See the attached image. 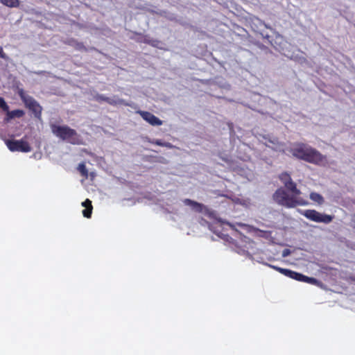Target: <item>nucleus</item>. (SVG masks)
Instances as JSON below:
<instances>
[{"instance_id": "nucleus-21", "label": "nucleus", "mask_w": 355, "mask_h": 355, "mask_svg": "<svg viewBox=\"0 0 355 355\" xmlns=\"http://www.w3.org/2000/svg\"><path fill=\"white\" fill-rule=\"evenodd\" d=\"M306 278H307V276H305L302 274H301V277H300V279H299V282H306Z\"/></svg>"}, {"instance_id": "nucleus-2", "label": "nucleus", "mask_w": 355, "mask_h": 355, "mask_svg": "<svg viewBox=\"0 0 355 355\" xmlns=\"http://www.w3.org/2000/svg\"><path fill=\"white\" fill-rule=\"evenodd\" d=\"M289 151L295 158L311 164L324 166L327 163L325 155H323L318 150L304 143L299 142L294 144Z\"/></svg>"}, {"instance_id": "nucleus-13", "label": "nucleus", "mask_w": 355, "mask_h": 355, "mask_svg": "<svg viewBox=\"0 0 355 355\" xmlns=\"http://www.w3.org/2000/svg\"><path fill=\"white\" fill-rule=\"evenodd\" d=\"M309 198L313 202L320 206L324 202V197L321 194L314 191L310 193Z\"/></svg>"}, {"instance_id": "nucleus-8", "label": "nucleus", "mask_w": 355, "mask_h": 355, "mask_svg": "<svg viewBox=\"0 0 355 355\" xmlns=\"http://www.w3.org/2000/svg\"><path fill=\"white\" fill-rule=\"evenodd\" d=\"M137 114H139L142 119L148 122L149 124L153 126H159L162 125L163 122L158 117L155 116L153 114L143 110H137L136 112Z\"/></svg>"}, {"instance_id": "nucleus-12", "label": "nucleus", "mask_w": 355, "mask_h": 355, "mask_svg": "<svg viewBox=\"0 0 355 355\" xmlns=\"http://www.w3.org/2000/svg\"><path fill=\"white\" fill-rule=\"evenodd\" d=\"M64 43L67 45L73 46L76 50L78 51L86 50V48L84 46L83 43L79 42L73 38L67 40L64 42Z\"/></svg>"}, {"instance_id": "nucleus-14", "label": "nucleus", "mask_w": 355, "mask_h": 355, "mask_svg": "<svg viewBox=\"0 0 355 355\" xmlns=\"http://www.w3.org/2000/svg\"><path fill=\"white\" fill-rule=\"evenodd\" d=\"M25 114V112L22 110H15L12 111H8L7 112V116L8 119H14L15 117L17 118H21Z\"/></svg>"}, {"instance_id": "nucleus-4", "label": "nucleus", "mask_w": 355, "mask_h": 355, "mask_svg": "<svg viewBox=\"0 0 355 355\" xmlns=\"http://www.w3.org/2000/svg\"><path fill=\"white\" fill-rule=\"evenodd\" d=\"M18 95L25 105V107L33 112L34 116L38 119H42V107L32 96L26 94L23 89L18 91Z\"/></svg>"}, {"instance_id": "nucleus-1", "label": "nucleus", "mask_w": 355, "mask_h": 355, "mask_svg": "<svg viewBox=\"0 0 355 355\" xmlns=\"http://www.w3.org/2000/svg\"><path fill=\"white\" fill-rule=\"evenodd\" d=\"M279 178L284 187L277 189L273 194V199L277 204L286 208L309 205L307 200L301 197V191L297 189L296 183L293 181L288 173H282Z\"/></svg>"}, {"instance_id": "nucleus-11", "label": "nucleus", "mask_w": 355, "mask_h": 355, "mask_svg": "<svg viewBox=\"0 0 355 355\" xmlns=\"http://www.w3.org/2000/svg\"><path fill=\"white\" fill-rule=\"evenodd\" d=\"M82 206L85 207V209L83 210V216L87 218H91L93 210L92 201L89 199H86L82 202Z\"/></svg>"}, {"instance_id": "nucleus-7", "label": "nucleus", "mask_w": 355, "mask_h": 355, "mask_svg": "<svg viewBox=\"0 0 355 355\" xmlns=\"http://www.w3.org/2000/svg\"><path fill=\"white\" fill-rule=\"evenodd\" d=\"M183 203L185 205L190 206L192 210L197 213H202L208 216H211L212 215V211L210 210V209L202 203L198 202L189 198L184 199L183 200Z\"/></svg>"}, {"instance_id": "nucleus-17", "label": "nucleus", "mask_w": 355, "mask_h": 355, "mask_svg": "<svg viewBox=\"0 0 355 355\" xmlns=\"http://www.w3.org/2000/svg\"><path fill=\"white\" fill-rule=\"evenodd\" d=\"M151 144L163 147L172 148V145L168 142L162 141L160 139H153L150 141Z\"/></svg>"}, {"instance_id": "nucleus-10", "label": "nucleus", "mask_w": 355, "mask_h": 355, "mask_svg": "<svg viewBox=\"0 0 355 355\" xmlns=\"http://www.w3.org/2000/svg\"><path fill=\"white\" fill-rule=\"evenodd\" d=\"M94 99L98 102H106L110 105H125L124 103V101L119 98H111L110 97H107L103 94H96L94 96Z\"/></svg>"}, {"instance_id": "nucleus-5", "label": "nucleus", "mask_w": 355, "mask_h": 355, "mask_svg": "<svg viewBox=\"0 0 355 355\" xmlns=\"http://www.w3.org/2000/svg\"><path fill=\"white\" fill-rule=\"evenodd\" d=\"M300 214L303 215L304 217H306L307 219L315 223H322L324 224H329L334 219L333 216L327 215L325 214H321L315 209H306L301 211Z\"/></svg>"}, {"instance_id": "nucleus-20", "label": "nucleus", "mask_w": 355, "mask_h": 355, "mask_svg": "<svg viewBox=\"0 0 355 355\" xmlns=\"http://www.w3.org/2000/svg\"><path fill=\"white\" fill-rule=\"evenodd\" d=\"M0 58H3V59L7 58V56H6V53L3 52V48L1 46H0Z\"/></svg>"}, {"instance_id": "nucleus-15", "label": "nucleus", "mask_w": 355, "mask_h": 355, "mask_svg": "<svg viewBox=\"0 0 355 355\" xmlns=\"http://www.w3.org/2000/svg\"><path fill=\"white\" fill-rule=\"evenodd\" d=\"M0 2L10 8H17L19 6V0H0Z\"/></svg>"}, {"instance_id": "nucleus-6", "label": "nucleus", "mask_w": 355, "mask_h": 355, "mask_svg": "<svg viewBox=\"0 0 355 355\" xmlns=\"http://www.w3.org/2000/svg\"><path fill=\"white\" fill-rule=\"evenodd\" d=\"M7 147L12 152H22L28 153L31 152L32 148L28 141L20 139V140H10L8 139L6 142Z\"/></svg>"}, {"instance_id": "nucleus-22", "label": "nucleus", "mask_w": 355, "mask_h": 355, "mask_svg": "<svg viewBox=\"0 0 355 355\" xmlns=\"http://www.w3.org/2000/svg\"><path fill=\"white\" fill-rule=\"evenodd\" d=\"M289 253H290L289 250H288V249L284 250L283 252V257H286L287 255L289 254Z\"/></svg>"}, {"instance_id": "nucleus-23", "label": "nucleus", "mask_w": 355, "mask_h": 355, "mask_svg": "<svg viewBox=\"0 0 355 355\" xmlns=\"http://www.w3.org/2000/svg\"><path fill=\"white\" fill-rule=\"evenodd\" d=\"M352 222L353 223V227L355 229V214L352 216Z\"/></svg>"}, {"instance_id": "nucleus-24", "label": "nucleus", "mask_w": 355, "mask_h": 355, "mask_svg": "<svg viewBox=\"0 0 355 355\" xmlns=\"http://www.w3.org/2000/svg\"><path fill=\"white\" fill-rule=\"evenodd\" d=\"M354 280L355 281V278L354 279Z\"/></svg>"}, {"instance_id": "nucleus-19", "label": "nucleus", "mask_w": 355, "mask_h": 355, "mask_svg": "<svg viewBox=\"0 0 355 355\" xmlns=\"http://www.w3.org/2000/svg\"><path fill=\"white\" fill-rule=\"evenodd\" d=\"M306 283H309L313 285H318L319 284V281L314 277H307Z\"/></svg>"}, {"instance_id": "nucleus-3", "label": "nucleus", "mask_w": 355, "mask_h": 355, "mask_svg": "<svg viewBox=\"0 0 355 355\" xmlns=\"http://www.w3.org/2000/svg\"><path fill=\"white\" fill-rule=\"evenodd\" d=\"M52 132L62 140L76 144H78L77 132L67 125H58L53 124L51 125Z\"/></svg>"}, {"instance_id": "nucleus-18", "label": "nucleus", "mask_w": 355, "mask_h": 355, "mask_svg": "<svg viewBox=\"0 0 355 355\" xmlns=\"http://www.w3.org/2000/svg\"><path fill=\"white\" fill-rule=\"evenodd\" d=\"M0 108H2L4 111L8 110V106L6 104L5 100L0 97Z\"/></svg>"}, {"instance_id": "nucleus-9", "label": "nucleus", "mask_w": 355, "mask_h": 355, "mask_svg": "<svg viewBox=\"0 0 355 355\" xmlns=\"http://www.w3.org/2000/svg\"><path fill=\"white\" fill-rule=\"evenodd\" d=\"M267 266H269L270 268L278 271L281 274H283L286 277H288L291 279H295L297 281L299 280L300 277H301V273L293 271L289 269L282 268L279 266H273L271 264H267Z\"/></svg>"}, {"instance_id": "nucleus-16", "label": "nucleus", "mask_w": 355, "mask_h": 355, "mask_svg": "<svg viewBox=\"0 0 355 355\" xmlns=\"http://www.w3.org/2000/svg\"><path fill=\"white\" fill-rule=\"evenodd\" d=\"M78 170L83 178L86 179L88 178V171L86 168L85 163L83 162L79 164L78 166Z\"/></svg>"}]
</instances>
